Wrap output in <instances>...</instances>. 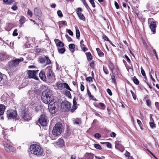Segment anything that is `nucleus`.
Segmentation results:
<instances>
[{
    "label": "nucleus",
    "instance_id": "obj_17",
    "mask_svg": "<svg viewBox=\"0 0 159 159\" xmlns=\"http://www.w3.org/2000/svg\"><path fill=\"white\" fill-rule=\"evenodd\" d=\"M156 22L154 21L152 22L151 24L149 25L150 28L151 29L152 32H153L154 34L156 30Z\"/></svg>",
    "mask_w": 159,
    "mask_h": 159
},
{
    "label": "nucleus",
    "instance_id": "obj_60",
    "mask_svg": "<svg viewBox=\"0 0 159 159\" xmlns=\"http://www.w3.org/2000/svg\"><path fill=\"white\" fill-rule=\"evenodd\" d=\"M95 137L96 138H99L100 137V135L98 133H96L95 134Z\"/></svg>",
    "mask_w": 159,
    "mask_h": 159
},
{
    "label": "nucleus",
    "instance_id": "obj_36",
    "mask_svg": "<svg viewBox=\"0 0 159 159\" xmlns=\"http://www.w3.org/2000/svg\"><path fill=\"white\" fill-rule=\"evenodd\" d=\"M74 124L79 125L81 123V120L79 119H77L74 122Z\"/></svg>",
    "mask_w": 159,
    "mask_h": 159
},
{
    "label": "nucleus",
    "instance_id": "obj_63",
    "mask_svg": "<svg viewBox=\"0 0 159 159\" xmlns=\"http://www.w3.org/2000/svg\"><path fill=\"white\" fill-rule=\"evenodd\" d=\"M84 86L82 84H81L80 85V90L81 91H83L84 90Z\"/></svg>",
    "mask_w": 159,
    "mask_h": 159
},
{
    "label": "nucleus",
    "instance_id": "obj_2",
    "mask_svg": "<svg viewBox=\"0 0 159 159\" xmlns=\"http://www.w3.org/2000/svg\"><path fill=\"white\" fill-rule=\"evenodd\" d=\"M23 59L20 58L18 59H14L10 61L8 63V69L10 73H13L16 70V67L19 63L21 61H23Z\"/></svg>",
    "mask_w": 159,
    "mask_h": 159
},
{
    "label": "nucleus",
    "instance_id": "obj_49",
    "mask_svg": "<svg viewBox=\"0 0 159 159\" xmlns=\"http://www.w3.org/2000/svg\"><path fill=\"white\" fill-rule=\"evenodd\" d=\"M82 2H83L84 5L85 6L86 8L88 9V8L89 7V6L87 4L86 2L85 1V0H83V1H82Z\"/></svg>",
    "mask_w": 159,
    "mask_h": 159
},
{
    "label": "nucleus",
    "instance_id": "obj_19",
    "mask_svg": "<svg viewBox=\"0 0 159 159\" xmlns=\"http://www.w3.org/2000/svg\"><path fill=\"white\" fill-rule=\"evenodd\" d=\"M5 108V106L4 105L0 104V116L3 115Z\"/></svg>",
    "mask_w": 159,
    "mask_h": 159
},
{
    "label": "nucleus",
    "instance_id": "obj_7",
    "mask_svg": "<svg viewBox=\"0 0 159 159\" xmlns=\"http://www.w3.org/2000/svg\"><path fill=\"white\" fill-rule=\"evenodd\" d=\"M56 87L57 88L56 89L59 90H63L64 88H66L67 90L69 91H72L71 89L70 88L69 86L66 83H61L60 82H58L56 83Z\"/></svg>",
    "mask_w": 159,
    "mask_h": 159
},
{
    "label": "nucleus",
    "instance_id": "obj_5",
    "mask_svg": "<svg viewBox=\"0 0 159 159\" xmlns=\"http://www.w3.org/2000/svg\"><path fill=\"white\" fill-rule=\"evenodd\" d=\"M62 127L61 124L57 123L53 127L52 130V134L55 136L59 135L61 132Z\"/></svg>",
    "mask_w": 159,
    "mask_h": 159
},
{
    "label": "nucleus",
    "instance_id": "obj_56",
    "mask_svg": "<svg viewBox=\"0 0 159 159\" xmlns=\"http://www.w3.org/2000/svg\"><path fill=\"white\" fill-rule=\"evenodd\" d=\"M106 144V146L107 147L111 148V144L109 143H105Z\"/></svg>",
    "mask_w": 159,
    "mask_h": 159
},
{
    "label": "nucleus",
    "instance_id": "obj_35",
    "mask_svg": "<svg viewBox=\"0 0 159 159\" xmlns=\"http://www.w3.org/2000/svg\"><path fill=\"white\" fill-rule=\"evenodd\" d=\"M80 47L81 49L84 52H86L88 50L87 49L85 46L84 44H80Z\"/></svg>",
    "mask_w": 159,
    "mask_h": 159
},
{
    "label": "nucleus",
    "instance_id": "obj_42",
    "mask_svg": "<svg viewBox=\"0 0 159 159\" xmlns=\"http://www.w3.org/2000/svg\"><path fill=\"white\" fill-rule=\"evenodd\" d=\"M58 52L60 53H63L65 51V50L64 48H61V49H59V48H58Z\"/></svg>",
    "mask_w": 159,
    "mask_h": 159
},
{
    "label": "nucleus",
    "instance_id": "obj_34",
    "mask_svg": "<svg viewBox=\"0 0 159 159\" xmlns=\"http://www.w3.org/2000/svg\"><path fill=\"white\" fill-rule=\"evenodd\" d=\"M78 16L80 19L82 20H85V17L82 13L78 15Z\"/></svg>",
    "mask_w": 159,
    "mask_h": 159
},
{
    "label": "nucleus",
    "instance_id": "obj_28",
    "mask_svg": "<svg viewBox=\"0 0 159 159\" xmlns=\"http://www.w3.org/2000/svg\"><path fill=\"white\" fill-rule=\"evenodd\" d=\"M76 13L78 15L80 14H81V12L82 11V9L80 7L76 9Z\"/></svg>",
    "mask_w": 159,
    "mask_h": 159
},
{
    "label": "nucleus",
    "instance_id": "obj_61",
    "mask_svg": "<svg viewBox=\"0 0 159 159\" xmlns=\"http://www.w3.org/2000/svg\"><path fill=\"white\" fill-rule=\"evenodd\" d=\"M67 32L71 36L73 35V33L70 30H67Z\"/></svg>",
    "mask_w": 159,
    "mask_h": 159
},
{
    "label": "nucleus",
    "instance_id": "obj_39",
    "mask_svg": "<svg viewBox=\"0 0 159 159\" xmlns=\"http://www.w3.org/2000/svg\"><path fill=\"white\" fill-rule=\"evenodd\" d=\"M5 55L3 53H0V60L1 61L4 60L5 58Z\"/></svg>",
    "mask_w": 159,
    "mask_h": 159
},
{
    "label": "nucleus",
    "instance_id": "obj_37",
    "mask_svg": "<svg viewBox=\"0 0 159 159\" xmlns=\"http://www.w3.org/2000/svg\"><path fill=\"white\" fill-rule=\"evenodd\" d=\"M66 94L69 98H71V95L70 92L69 91H66Z\"/></svg>",
    "mask_w": 159,
    "mask_h": 159
},
{
    "label": "nucleus",
    "instance_id": "obj_53",
    "mask_svg": "<svg viewBox=\"0 0 159 159\" xmlns=\"http://www.w3.org/2000/svg\"><path fill=\"white\" fill-rule=\"evenodd\" d=\"M107 91L110 96H111L112 95V94L111 91L109 89H107Z\"/></svg>",
    "mask_w": 159,
    "mask_h": 159
},
{
    "label": "nucleus",
    "instance_id": "obj_41",
    "mask_svg": "<svg viewBox=\"0 0 159 159\" xmlns=\"http://www.w3.org/2000/svg\"><path fill=\"white\" fill-rule=\"evenodd\" d=\"M94 147L95 148L97 149L101 150L102 149L101 146L98 144H94Z\"/></svg>",
    "mask_w": 159,
    "mask_h": 159
},
{
    "label": "nucleus",
    "instance_id": "obj_44",
    "mask_svg": "<svg viewBox=\"0 0 159 159\" xmlns=\"http://www.w3.org/2000/svg\"><path fill=\"white\" fill-rule=\"evenodd\" d=\"M91 4L92 7L94 8L95 7V5L94 3V0H89Z\"/></svg>",
    "mask_w": 159,
    "mask_h": 159
},
{
    "label": "nucleus",
    "instance_id": "obj_48",
    "mask_svg": "<svg viewBox=\"0 0 159 159\" xmlns=\"http://www.w3.org/2000/svg\"><path fill=\"white\" fill-rule=\"evenodd\" d=\"M65 36L68 41H72V39L67 34H66L65 35Z\"/></svg>",
    "mask_w": 159,
    "mask_h": 159
},
{
    "label": "nucleus",
    "instance_id": "obj_6",
    "mask_svg": "<svg viewBox=\"0 0 159 159\" xmlns=\"http://www.w3.org/2000/svg\"><path fill=\"white\" fill-rule=\"evenodd\" d=\"M7 116L9 119H16L18 120L19 119V116L17 114L16 111L10 110L7 111Z\"/></svg>",
    "mask_w": 159,
    "mask_h": 159
},
{
    "label": "nucleus",
    "instance_id": "obj_57",
    "mask_svg": "<svg viewBox=\"0 0 159 159\" xmlns=\"http://www.w3.org/2000/svg\"><path fill=\"white\" fill-rule=\"evenodd\" d=\"M112 81L114 83H116V80L115 79V76L114 75H112L111 76Z\"/></svg>",
    "mask_w": 159,
    "mask_h": 159
},
{
    "label": "nucleus",
    "instance_id": "obj_13",
    "mask_svg": "<svg viewBox=\"0 0 159 159\" xmlns=\"http://www.w3.org/2000/svg\"><path fill=\"white\" fill-rule=\"evenodd\" d=\"M39 61L42 63L46 65L49 64L51 63V61L49 58L46 56L41 57L39 58Z\"/></svg>",
    "mask_w": 159,
    "mask_h": 159
},
{
    "label": "nucleus",
    "instance_id": "obj_14",
    "mask_svg": "<svg viewBox=\"0 0 159 159\" xmlns=\"http://www.w3.org/2000/svg\"><path fill=\"white\" fill-rule=\"evenodd\" d=\"M121 141H116L115 143V148L122 152L124 150V148L121 144Z\"/></svg>",
    "mask_w": 159,
    "mask_h": 159
},
{
    "label": "nucleus",
    "instance_id": "obj_15",
    "mask_svg": "<svg viewBox=\"0 0 159 159\" xmlns=\"http://www.w3.org/2000/svg\"><path fill=\"white\" fill-rule=\"evenodd\" d=\"M4 147L5 150L8 152H13L15 150L14 148L9 144H4Z\"/></svg>",
    "mask_w": 159,
    "mask_h": 159
},
{
    "label": "nucleus",
    "instance_id": "obj_47",
    "mask_svg": "<svg viewBox=\"0 0 159 159\" xmlns=\"http://www.w3.org/2000/svg\"><path fill=\"white\" fill-rule=\"evenodd\" d=\"M147 105L148 106H150L151 105V102L149 100H146V101Z\"/></svg>",
    "mask_w": 159,
    "mask_h": 159
},
{
    "label": "nucleus",
    "instance_id": "obj_24",
    "mask_svg": "<svg viewBox=\"0 0 159 159\" xmlns=\"http://www.w3.org/2000/svg\"><path fill=\"white\" fill-rule=\"evenodd\" d=\"M98 55L100 57H102L104 55L103 53L98 48L96 49Z\"/></svg>",
    "mask_w": 159,
    "mask_h": 159
},
{
    "label": "nucleus",
    "instance_id": "obj_8",
    "mask_svg": "<svg viewBox=\"0 0 159 159\" xmlns=\"http://www.w3.org/2000/svg\"><path fill=\"white\" fill-rule=\"evenodd\" d=\"M21 116L25 120L28 121L31 118V114L28 110H24L22 111Z\"/></svg>",
    "mask_w": 159,
    "mask_h": 159
},
{
    "label": "nucleus",
    "instance_id": "obj_3",
    "mask_svg": "<svg viewBox=\"0 0 159 159\" xmlns=\"http://www.w3.org/2000/svg\"><path fill=\"white\" fill-rule=\"evenodd\" d=\"M30 151L32 154L37 156H41L43 153V150L40 146L35 144H34L30 146Z\"/></svg>",
    "mask_w": 159,
    "mask_h": 159
},
{
    "label": "nucleus",
    "instance_id": "obj_32",
    "mask_svg": "<svg viewBox=\"0 0 159 159\" xmlns=\"http://www.w3.org/2000/svg\"><path fill=\"white\" fill-rule=\"evenodd\" d=\"M76 36L77 38H80V34L79 30L76 29Z\"/></svg>",
    "mask_w": 159,
    "mask_h": 159
},
{
    "label": "nucleus",
    "instance_id": "obj_1",
    "mask_svg": "<svg viewBox=\"0 0 159 159\" xmlns=\"http://www.w3.org/2000/svg\"><path fill=\"white\" fill-rule=\"evenodd\" d=\"M52 91L49 89L43 91L42 93V100L46 104H50L53 100Z\"/></svg>",
    "mask_w": 159,
    "mask_h": 159
},
{
    "label": "nucleus",
    "instance_id": "obj_45",
    "mask_svg": "<svg viewBox=\"0 0 159 159\" xmlns=\"http://www.w3.org/2000/svg\"><path fill=\"white\" fill-rule=\"evenodd\" d=\"M69 47L70 49H74L75 48V45L74 44H71L69 45Z\"/></svg>",
    "mask_w": 159,
    "mask_h": 159
},
{
    "label": "nucleus",
    "instance_id": "obj_55",
    "mask_svg": "<svg viewBox=\"0 0 159 159\" xmlns=\"http://www.w3.org/2000/svg\"><path fill=\"white\" fill-rule=\"evenodd\" d=\"M27 14L28 16H30V17H31L32 16V11L29 9L28 10V11Z\"/></svg>",
    "mask_w": 159,
    "mask_h": 159
},
{
    "label": "nucleus",
    "instance_id": "obj_11",
    "mask_svg": "<svg viewBox=\"0 0 159 159\" xmlns=\"http://www.w3.org/2000/svg\"><path fill=\"white\" fill-rule=\"evenodd\" d=\"M61 107L65 111H68L71 108L70 103L67 101L63 102L61 103Z\"/></svg>",
    "mask_w": 159,
    "mask_h": 159
},
{
    "label": "nucleus",
    "instance_id": "obj_27",
    "mask_svg": "<svg viewBox=\"0 0 159 159\" xmlns=\"http://www.w3.org/2000/svg\"><path fill=\"white\" fill-rule=\"evenodd\" d=\"M108 66L110 70L112 71L113 70L114 68L113 65L111 62L110 61L109 62L108 64Z\"/></svg>",
    "mask_w": 159,
    "mask_h": 159
},
{
    "label": "nucleus",
    "instance_id": "obj_51",
    "mask_svg": "<svg viewBox=\"0 0 159 159\" xmlns=\"http://www.w3.org/2000/svg\"><path fill=\"white\" fill-rule=\"evenodd\" d=\"M155 73L156 78L158 80H159V73L158 72L155 71Z\"/></svg>",
    "mask_w": 159,
    "mask_h": 159
},
{
    "label": "nucleus",
    "instance_id": "obj_12",
    "mask_svg": "<svg viewBox=\"0 0 159 159\" xmlns=\"http://www.w3.org/2000/svg\"><path fill=\"white\" fill-rule=\"evenodd\" d=\"M39 70H29L28 72V74L29 78H34L36 79V75H37Z\"/></svg>",
    "mask_w": 159,
    "mask_h": 159
},
{
    "label": "nucleus",
    "instance_id": "obj_43",
    "mask_svg": "<svg viewBox=\"0 0 159 159\" xmlns=\"http://www.w3.org/2000/svg\"><path fill=\"white\" fill-rule=\"evenodd\" d=\"M73 105H77V99L76 97H75L73 100Z\"/></svg>",
    "mask_w": 159,
    "mask_h": 159
},
{
    "label": "nucleus",
    "instance_id": "obj_30",
    "mask_svg": "<svg viewBox=\"0 0 159 159\" xmlns=\"http://www.w3.org/2000/svg\"><path fill=\"white\" fill-rule=\"evenodd\" d=\"M133 82L135 84H139V81L135 76L133 78Z\"/></svg>",
    "mask_w": 159,
    "mask_h": 159
},
{
    "label": "nucleus",
    "instance_id": "obj_26",
    "mask_svg": "<svg viewBox=\"0 0 159 159\" xmlns=\"http://www.w3.org/2000/svg\"><path fill=\"white\" fill-rule=\"evenodd\" d=\"M86 55L87 57L88 60L89 61H91L92 59V56L90 52L86 53Z\"/></svg>",
    "mask_w": 159,
    "mask_h": 159
},
{
    "label": "nucleus",
    "instance_id": "obj_58",
    "mask_svg": "<svg viewBox=\"0 0 159 159\" xmlns=\"http://www.w3.org/2000/svg\"><path fill=\"white\" fill-rule=\"evenodd\" d=\"M137 122L138 124H139V126L141 127V126L142 125V124L141 121H140V120H139L138 119H137Z\"/></svg>",
    "mask_w": 159,
    "mask_h": 159
},
{
    "label": "nucleus",
    "instance_id": "obj_54",
    "mask_svg": "<svg viewBox=\"0 0 159 159\" xmlns=\"http://www.w3.org/2000/svg\"><path fill=\"white\" fill-rule=\"evenodd\" d=\"M17 30L16 29L13 32V35L14 36H17L18 34L17 33Z\"/></svg>",
    "mask_w": 159,
    "mask_h": 159
},
{
    "label": "nucleus",
    "instance_id": "obj_25",
    "mask_svg": "<svg viewBox=\"0 0 159 159\" xmlns=\"http://www.w3.org/2000/svg\"><path fill=\"white\" fill-rule=\"evenodd\" d=\"M20 18V22L21 24H23L25 22V17L22 16H21Z\"/></svg>",
    "mask_w": 159,
    "mask_h": 159
},
{
    "label": "nucleus",
    "instance_id": "obj_23",
    "mask_svg": "<svg viewBox=\"0 0 159 159\" xmlns=\"http://www.w3.org/2000/svg\"><path fill=\"white\" fill-rule=\"evenodd\" d=\"M9 130L8 129H6L5 130H3L2 133L3 135H4V138L8 141V139L7 138V137L6 136V135H7V132H8Z\"/></svg>",
    "mask_w": 159,
    "mask_h": 159
},
{
    "label": "nucleus",
    "instance_id": "obj_40",
    "mask_svg": "<svg viewBox=\"0 0 159 159\" xmlns=\"http://www.w3.org/2000/svg\"><path fill=\"white\" fill-rule=\"evenodd\" d=\"M77 105H73L71 109V111L73 112L77 108Z\"/></svg>",
    "mask_w": 159,
    "mask_h": 159
},
{
    "label": "nucleus",
    "instance_id": "obj_10",
    "mask_svg": "<svg viewBox=\"0 0 159 159\" xmlns=\"http://www.w3.org/2000/svg\"><path fill=\"white\" fill-rule=\"evenodd\" d=\"M48 109L52 114H54L57 111L58 107L57 105L55 103H51L49 104Z\"/></svg>",
    "mask_w": 159,
    "mask_h": 159
},
{
    "label": "nucleus",
    "instance_id": "obj_59",
    "mask_svg": "<svg viewBox=\"0 0 159 159\" xmlns=\"http://www.w3.org/2000/svg\"><path fill=\"white\" fill-rule=\"evenodd\" d=\"M86 80L87 81L90 82L92 80V78L91 77H88L86 78Z\"/></svg>",
    "mask_w": 159,
    "mask_h": 159
},
{
    "label": "nucleus",
    "instance_id": "obj_31",
    "mask_svg": "<svg viewBox=\"0 0 159 159\" xmlns=\"http://www.w3.org/2000/svg\"><path fill=\"white\" fill-rule=\"evenodd\" d=\"M64 43L62 42L59 41L57 43H56V45L57 47H62L64 46Z\"/></svg>",
    "mask_w": 159,
    "mask_h": 159
},
{
    "label": "nucleus",
    "instance_id": "obj_50",
    "mask_svg": "<svg viewBox=\"0 0 159 159\" xmlns=\"http://www.w3.org/2000/svg\"><path fill=\"white\" fill-rule=\"evenodd\" d=\"M57 14L58 16L60 17H62L63 16L61 11L60 10L57 11Z\"/></svg>",
    "mask_w": 159,
    "mask_h": 159
},
{
    "label": "nucleus",
    "instance_id": "obj_21",
    "mask_svg": "<svg viewBox=\"0 0 159 159\" xmlns=\"http://www.w3.org/2000/svg\"><path fill=\"white\" fill-rule=\"evenodd\" d=\"M57 145L61 147L64 145V141L62 139H59L57 142Z\"/></svg>",
    "mask_w": 159,
    "mask_h": 159
},
{
    "label": "nucleus",
    "instance_id": "obj_29",
    "mask_svg": "<svg viewBox=\"0 0 159 159\" xmlns=\"http://www.w3.org/2000/svg\"><path fill=\"white\" fill-rule=\"evenodd\" d=\"M102 39L105 41H108L109 43H111V41L105 35H103L102 36Z\"/></svg>",
    "mask_w": 159,
    "mask_h": 159
},
{
    "label": "nucleus",
    "instance_id": "obj_33",
    "mask_svg": "<svg viewBox=\"0 0 159 159\" xmlns=\"http://www.w3.org/2000/svg\"><path fill=\"white\" fill-rule=\"evenodd\" d=\"M130 92L131 93V94L132 95V96L133 97V99L134 100H136V93L133 92L131 90H130Z\"/></svg>",
    "mask_w": 159,
    "mask_h": 159
},
{
    "label": "nucleus",
    "instance_id": "obj_16",
    "mask_svg": "<svg viewBox=\"0 0 159 159\" xmlns=\"http://www.w3.org/2000/svg\"><path fill=\"white\" fill-rule=\"evenodd\" d=\"M93 155L89 153H86L82 159H93Z\"/></svg>",
    "mask_w": 159,
    "mask_h": 159
},
{
    "label": "nucleus",
    "instance_id": "obj_22",
    "mask_svg": "<svg viewBox=\"0 0 159 159\" xmlns=\"http://www.w3.org/2000/svg\"><path fill=\"white\" fill-rule=\"evenodd\" d=\"M149 125L152 128H155V125L154 123V122L152 118H151L150 120V122Z\"/></svg>",
    "mask_w": 159,
    "mask_h": 159
},
{
    "label": "nucleus",
    "instance_id": "obj_64",
    "mask_svg": "<svg viewBox=\"0 0 159 159\" xmlns=\"http://www.w3.org/2000/svg\"><path fill=\"white\" fill-rule=\"evenodd\" d=\"M130 153L129 152H126L125 154V156L126 157H127V158H128L130 156Z\"/></svg>",
    "mask_w": 159,
    "mask_h": 159
},
{
    "label": "nucleus",
    "instance_id": "obj_9",
    "mask_svg": "<svg viewBox=\"0 0 159 159\" xmlns=\"http://www.w3.org/2000/svg\"><path fill=\"white\" fill-rule=\"evenodd\" d=\"M39 121L41 125L43 126H45L47 125L48 121L47 118L45 114H43L41 115L39 119Z\"/></svg>",
    "mask_w": 159,
    "mask_h": 159
},
{
    "label": "nucleus",
    "instance_id": "obj_18",
    "mask_svg": "<svg viewBox=\"0 0 159 159\" xmlns=\"http://www.w3.org/2000/svg\"><path fill=\"white\" fill-rule=\"evenodd\" d=\"M39 76L41 80L43 81L46 80V78L45 76L44 72L43 71H41L39 74Z\"/></svg>",
    "mask_w": 159,
    "mask_h": 159
},
{
    "label": "nucleus",
    "instance_id": "obj_38",
    "mask_svg": "<svg viewBox=\"0 0 159 159\" xmlns=\"http://www.w3.org/2000/svg\"><path fill=\"white\" fill-rule=\"evenodd\" d=\"M103 70L104 72L106 74H108L109 73V71L107 67L103 66Z\"/></svg>",
    "mask_w": 159,
    "mask_h": 159
},
{
    "label": "nucleus",
    "instance_id": "obj_52",
    "mask_svg": "<svg viewBox=\"0 0 159 159\" xmlns=\"http://www.w3.org/2000/svg\"><path fill=\"white\" fill-rule=\"evenodd\" d=\"M87 93H88L89 96L91 98H93V97L91 94V93L90 92L89 89L87 90Z\"/></svg>",
    "mask_w": 159,
    "mask_h": 159
},
{
    "label": "nucleus",
    "instance_id": "obj_46",
    "mask_svg": "<svg viewBox=\"0 0 159 159\" xmlns=\"http://www.w3.org/2000/svg\"><path fill=\"white\" fill-rule=\"evenodd\" d=\"M141 73L142 75L144 76H146L145 73V72L144 70L143 69V67H141Z\"/></svg>",
    "mask_w": 159,
    "mask_h": 159
},
{
    "label": "nucleus",
    "instance_id": "obj_4",
    "mask_svg": "<svg viewBox=\"0 0 159 159\" xmlns=\"http://www.w3.org/2000/svg\"><path fill=\"white\" fill-rule=\"evenodd\" d=\"M47 72V78L50 81H54L55 79V76L52 72V67L50 66H48L45 69Z\"/></svg>",
    "mask_w": 159,
    "mask_h": 159
},
{
    "label": "nucleus",
    "instance_id": "obj_20",
    "mask_svg": "<svg viewBox=\"0 0 159 159\" xmlns=\"http://www.w3.org/2000/svg\"><path fill=\"white\" fill-rule=\"evenodd\" d=\"M34 14L37 16H39L41 14V12L39 9L36 8L34 10Z\"/></svg>",
    "mask_w": 159,
    "mask_h": 159
},
{
    "label": "nucleus",
    "instance_id": "obj_62",
    "mask_svg": "<svg viewBox=\"0 0 159 159\" xmlns=\"http://www.w3.org/2000/svg\"><path fill=\"white\" fill-rule=\"evenodd\" d=\"M110 135L111 137H115L116 136V134L113 132H112L111 133Z\"/></svg>",
    "mask_w": 159,
    "mask_h": 159
}]
</instances>
